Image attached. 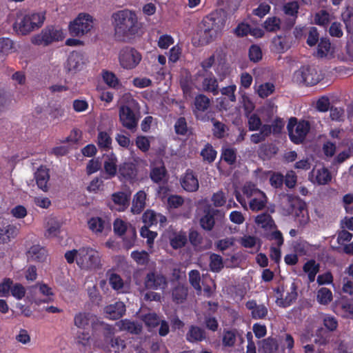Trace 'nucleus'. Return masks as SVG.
I'll return each instance as SVG.
<instances>
[{
    "label": "nucleus",
    "instance_id": "41",
    "mask_svg": "<svg viewBox=\"0 0 353 353\" xmlns=\"http://www.w3.org/2000/svg\"><path fill=\"white\" fill-rule=\"evenodd\" d=\"M317 300L323 305H327L332 300V293L327 288H321L317 292Z\"/></svg>",
    "mask_w": 353,
    "mask_h": 353
},
{
    "label": "nucleus",
    "instance_id": "60",
    "mask_svg": "<svg viewBox=\"0 0 353 353\" xmlns=\"http://www.w3.org/2000/svg\"><path fill=\"white\" fill-rule=\"evenodd\" d=\"M132 258L139 264L144 265L148 261V254L145 251H134L131 254Z\"/></svg>",
    "mask_w": 353,
    "mask_h": 353
},
{
    "label": "nucleus",
    "instance_id": "37",
    "mask_svg": "<svg viewBox=\"0 0 353 353\" xmlns=\"http://www.w3.org/2000/svg\"><path fill=\"white\" fill-rule=\"evenodd\" d=\"M292 210L299 209L301 212L305 208V203L298 196L293 194H285L283 196Z\"/></svg>",
    "mask_w": 353,
    "mask_h": 353
},
{
    "label": "nucleus",
    "instance_id": "44",
    "mask_svg": "<svg viewBox=\"0 0 353 353\" xmlns=\"http://www.w3.org/2000/svg\"><path fill=\"white\" fill-rule=\"evenodd\" d=\"M281 21L276 17L268 18L264 23V28L269 32H276L280 29Z\"/></svg>",
    "mask_w": 353,
    "mask_h": 353
},
{
    "label": "nucleus",
    "instance_id": "15",
    "mask_svg": "<svg viewBox=\"0 0 353 353\" xmlns=\"http://www.w3.org/2000/svg\"><path fill=\"white\" fill-rule=\"evenodd\" d=\"M27 258L28 261L43 263L46 261L48 254L46 249L39 245H34L28 250Z\"/></svg>",
    "mask_w": 353,
    "mask_h": 353
},
{
    "label": "nucleus",
    "instance_id": "30",
    "mask_svg": "<svg viewBox=\"0 0 353 353\" xmlns=\"http://www.w3.org/2000/svg\"><path fill=\"white\" fill-rule=\"evenodd\" d=\"M89 227L94 232H101L105 229L109 230L110 224L101 218L96 217L90 220Z\"/></svg>",
    "mask_w": 353,
    "mask_h": 353
},
{
    "label": "nucleus",
    "instance_id": "64",
    "mask_svg": "<svg viewBox=\"0 0 353 353\" xmlns=\"http://www.w3.org/2000/svg\"><path fill=\"white\" fill-rule=\"evenodd\" d=\"M330 118L332 121H341L343 120L345 111L341 108L331 107Z\"/></svg>",
    "mask_w": 353,
    "mask_h": 353
},
{
    "label": "nucleus",
    "instance_id": "7",
    "mask_svg": "<svg viewBox=\"0 0 353 353\" xmlns=\"http://www.w3.org/2000/svg\"><path fill=\"white\" fill-rule=\"evenodd\" d=\"M137 103L132 101L128 105H123L119 108V120L123 126L130 130L134 131L138 123L139 118L135 113Z\"/></svg>",
    "mask_w": 353,
    "mask_h": 353
},
{
    "label": "nucleus",
    "instance_id": "19",
    "mask_svg": "<svg viewBox=\"0 0 353 353\" xmlns=\"http://www.w3.org/2000/svg\"><path fill=\"white\" fill-rule=\"evenodd\" d=\"M181 185L184 190L188 192H196L199 187V181L193 174L192 171L188 170L181 181Z\"/></svg>",
    "mask_w": 353,
    "mask_h": 353
},
{
    "label": "nucleus",
    "instance_id": "11",
    "mask_svg": "<svg viewBox=\"0 0 353 353\" xmlns=\"http://www.w3.org/2000/svg\"><path fill=\"white\" fill-rule=\"evenodd\" d=\"M224 213L219 210L215 209L211 205H206L203 209V215L199 220L201 227L206 230L211 231L215 224V216L223 217Z\"/></svg>",
    "mask_w": 353,
    "mask_h": 353
},
{
    "label": "nucleus",
    "instance_id": "2",
    "mask_svg": "<svg viewBox=\"0 0 353 353\" xmlns=\"http://www.w3.org/2000/svg\"><path fill=\"white\" fill-rule=\"evenodd\" d=\"M222 26L221 19L216 14H210L203 18L198 26L196 35L201 45L211 42Z\"/></svg>",
    "mask_w": 353,
    "mask_h": 353
},
{
    "label": "nucleus",
    "instance_id": "42",
    "mask_svg": "<svg viewBox=\"0 0 353 353\" xmlns=\"http://www.w3.org/2000/svg\"><path fill=\"white\" fill-rule=\"evenodd\" d=\"M141 320L149 327H155L160 323V319L156 313H148L141 316Z\"/></svg>",
    "mask_w": 353,
    "mask_h": 353
},
{
    "label": "nucleus",
    "instance_id": "25",
    "mask_svg": "<svg viewBox=\"0 0 353 353\" xmlns=\"http://www.w3.org/2000/svg\"><path fill=\"white\" fill-rule=\"evenodd\" d=\"M279 345L276 339L268 338L260 342L259 350L263 353H275Z\"/></svg>",
    "mask_w": 353,
    "mask_h": 353
},
{
    "label": "nucleus",
    "instance_id": "18",
    "mask_svg": "<svg viewBox=\"0 0 353 353\" xmlns=\"http://www.w3.org/2000/svg\"><path fill=\"white\" fill-rule=\"evenodd\" d=\"M117 325L121 330L128 332L132 334H140L143 330V326L141 323L129 319L120 321L117 323Z\"/></svg>",
    "mask_w": 353,
    "mask_h": 353
},
{
    "label": "nucleus",
    "instance_id": "57",
    "mask_svg": "<svg viewBox=\"0 0 353 353\" xmlns=\"http://www.w3.org/2000/svg\"><path fill=\"white\" fill-rule=\"evenodd\" d=\"M223 159L229 164H233L236 161V150L232 148H225L222 152Z\"/></svg>",
    "mask_w": 353,
    "mask_h": 353
},
{
    "label": "nucleus",
    "instance_id": "58",
    "mask_svg": "<svg viewBox=\"0 0 353 353\" xmlns=\"http://www.w3.org/2000/svg\"><path fill=\"white\" fill-rule=\"evenodd\" d=\"M243 193L248 197V198H253L256 197V195L258 194V193H263L262 191L257 189L254 185L251 183L245 184L243 188Z\"/></svg>",
    "mask_w": 353,
    "mask_h": 353
},
{
    "label": "nucleus",
    "instance_id": "47",
    "mask_svg": "<svg viewBox=\"0 0 353 353\" xmlns=\"http://www.w3.org/2000/svg\"><path fill=\"white\" fill-rule=\"evenodd\" d=\"M314 21L316 24L325 26L330 21V14L326 10H321L315 14Z\"/></svg>",
    "mask_w": 353,
    "mask_h": 353
},
{
    "label": "nucleus",
    "instance_id": "52",
    "mask_svg": "<svg viewBox=\"0 0 353 353\" xmlns=\"http://www.w3.org/2000/svg\"><path fill=\"white\" fill-rule=\"evenodd\" d=\"M98 145L101 148H109L112 139L106 132H100L98 134Z\"/></svg>",
    "mask_w": 353,
    "mask_h": 353
},
{
    "label": "nucleus",
    "instance_id": "21",
    "mask_svg": "<svg viewBox=\"0 0 353 353\" xmlns=\"http://www.w3.org/2000/svg\"><path fill=\"white\" fill-rule=\"evenodd\" d=\"M112 200L117 205L119 211H124L130 205V194L124 192H118L112 194Z\"/></svg>",
    "mask_w": 353,
    "mask_h": 353
},
{
    "label": "nucleus",
    "instance_id": "8",
    "mask_svg": "<svg viewBox=\"0 0 353 353\" xmlns=\"http://www.w3.org/2000/svg\"><path fill=\"white\" fill-rule=\"evenodd\" d=\"M63 38V34L60 29L54 26H48L44 28L41 33L34 35L31 41L35 45L46 46L52 42L62 40Z\"/></svg>",
    "mask_w": 353,
    "mask_h": 353
},
{
    "label": "nucleus",
    "instance_id": "24",
    "mask_svg": "<svg viewBox=\"0 0 353 353\" xmlns=\"http://www.w3.org/2000/svg\"><path fill=\"white\" fill-rule=\"evenodd\" d=\"M146 194L143 191L138 192L134 196L131 212L133 214H139L145 205Z\"/></svg>",
    "mask_w": 353,
    "mask_h": 353
},
{
    "label": "nucleus",
    "instance_id": "40",
    "mask_svg": "<svg viewBox=\"0 0 353 353\" xmlns=\"http://www.w3.org/2000/svg\"><path fill=\"white\" fill-rule=\"evenodd\" d=\"M210 268L212 272H220L223 268V258L219 254H212L210 256Z\"/></svg>",
    "mask_w": 353,
    "mask_h": 353
},
{
    "label": "nucleus",
    "instance_id": "53",
    "mask_svg": "<svg viewBox=\"0 0 353 353\" xmlns=\"http://www.w3.org/2000/svg\"><path fill=\"white\" fill-rule=\"evenodd\" d=\"M343 20L345 24L347 32L353 34V11L347 10L342 14Z\"/></svg>",
    "mask_w": 353,
    "mask_h": 353
},
{
    "label": "nucleus",
    "instance_id": "32",
    "mask_svg": "<svg viewBox=\"0 0 353 353\" xmlns=\"http://www.w3.org/2000/svg\"><path fill=\"white\" fill-rule=\"evenodd\" d=\"M119 172L124 178L134 179L137 175L136 165L132 163H124L120 165Z\"/></svg>",
    "mask_w": 353,
    "mask_h": 353
},
{
    "label": "nucleus",
    "instance_id": "12",
    "mask_svg": "<svg viewBox=\"0 0 353 353\" xmlns=\"http://www.w3.org/2000/svg\"><path fill=\"white\" fill-rule=\"evenodd\" d=\"M34 294V301L36 304L39 305L41 303L51 302L54 295L53 291L51 288L44 283H37L32 286Z\"/></svg>",
    "mask_w": 353,
    "mask_h": 353
},
{
    "label": "nucleus",
    "instance_id": "39",
    "mask_svg": "<svg viewBox=\"0 0 353 353\" xmlns=\"http://www.w3.org/2000/svg\"><path fill=\"white\" fill-rule=\"evenodd\" d=\"M330 42L328 39L322 38L318 45L316 56L319 58L325 57L327 55L330 50Z\"/></svg>",
    "mask_w": 353,
    "mask_h": 353
},
{
    "label": "nucleus",
    "instance_id": "45",
    "mask_svg": "<svg viewBox=\"0 0 353 353\" xmlns=\"http://www.w3.org/2000/svg\"><path fill=\"white\" fill-rule=\"evenodd\" d=\"M143 221L145 225L151 226L158 223V215L153 210H146L142 216Z\"/></svg>",
    "mask_w": 353,
    "mask_h": 353
},
{
    "label": "nucleus",
    "instance_id": "56",
    "mask_svg": "<svg viewBox=\"0 0 353 353\" xmlns=\"http://www.w3.org/2000/svg\"><path fill=\"white\" fill-rule=\"evenodd\" d=\"M165 172L166 170L163 166L154 168L150 173V177L152 181L156 183H159L163 180L165 175Z\"/></svg>",
    "mask_w": 353,
    "mask_h": 353
},
{
    "label": "nucleus",
    "instance_id": "13",
    "mask_svg": "<svg viewBox=\"0 0 353 353\" xmlns=\"http://www.w3.org/2000/svg\"><path fill=\"white\" fill-rule=\"evenodd\" d=\"M212 105V99L204 94L195 96L192 103V112L198 117L199 114L208 111Z\"/></svg>",
    "mask_w": 353,
    "mask_h": 353
},
{
    "label": "nucleus",
    "instance_id": "43",
    "mask_svg": "<svg viewBox=\"0 0 353 353\" xmlns=\"http://www.w3.org/2000/svg\"><path fill=\"white\" fill-rule=\"evenodd\" d=\"M212 122L213 123V134L214 135L219 138H223L225 136V133L228 130L227 126L222 122L216 121L215 119H212Z\"/></svg>",
    "mask_w": 353,
    "mask_h": 353
},
{
    "label": "nucleus",
    "instance_id": "31",
    "mask_svg": "<svg viewBox=\"0 0 353 353\" xmlns=\"http://www.w3.org/2000/svg\"><path fill=\"white\" fill-rule=\"evenodd\" d=\"M117 159L113 154L107 156L104 161V170L110 176H114L117 174Z\"/></svg>",
    "mask_w": 353,
    "mask_h": 353
},
{
    "label": "nucleus",
    "instance_id": "49",
    "mask_svg": "<svg viewBox=\"0 0 353 353\" xmlns=\"http://www.w3.org/2000/svg\"><path fill=\"white\" fill-rule=\"evenodd\" d=\"M26 15L29 17V21H30V23H32L33 30L35 28L41 27L45 20V17L43 14L33 13Z\"/></svg>",
    "mask_w": 353,
    "mask_h": 353
},
{
    "label": "nucleus",
    "instance_id": "46",
    "mask_svg": "<svg viewBox=\"0 0 353 353\" xmlns=\"http://www.w3.org/2000/svg\"><path fill=\"white\" fill-rule=\"evenodd\" d=\"M189 281L192 286L198 292H201V286L200 285L201 276L198 270H191L189 272Z\"/></svg>",
    "mask_w": 353,
    "mask_h": 353
},
{
    "label": "nucleus",
    "instance_id": "1",
    "mask_svg": "<svg viewBox=\"0 0 353 353\" xmlns=\"http://www.w3.org/2000/svg\"><path fill=\"white\" fill-rule=\"evenodd\" d=\"M112 21L114 36L118 41L130 42L139 30L137 14L128 9L114 12Z\"/></svg>",
    "mask_w": 353,
    "mask_h": 353
},
{
    "label": "nucleus",
    "instance_id": "4",
    "mask_svg": "<svg viewBox=\"0 0 353 353\" xmlns=\"http://www.w3.org/2000/svg\"><path fill=\"white\" fill-rule=\"evenodd\" d=\"M94 27V18L88 13H80L69 25L70 34L81 37L88 34Z\"/></svg>",
    "mask_w": 353,
    "mask_h": 353
},
{
    "label": "nucleus",
    "instance_id": "23",
    "mask_svg": "<svg viewBox=\"0 0 353 353\" xmlns=\"http://www.w3.org/2000/svg\"><path fill=\"white\" fill-rule=\"evenodd\" d=\"M246 307L251 310L254 319H263L268 314V308L263 305H257L256 301H250L245 304Z\"/></svg>",
    "mask_w": 353,
    "mask_h": 353
},
{
    "label": "nucleus",
    "instance_id": "14",
    "mask_svg": "<svg viewBox=\"0 0 353 353\" xmlns=\"http://www.w3.org/2000/svg\"><path fill=\"white\" fill-rule=\"evenodd\" d=\"M83 56L77 52H72L68 57L65 68L69 72H76L80 70L84 65Z\"/></svg>",
    "mask_w": 353,
    "mask_h": 353
},
{
    "label": "nucleus",
    "instance_id": "22",
    "mask_svg": "<svg viewBox=\"0 0 353 353\" xmlns=\"http://www.w3.org/2000/svg\"><path fill=\"white\" fill-rule=\"evenodd\" d=\"M205 339V331L199 326L191 325L186 334V339L190 343L200 342Z\"/></svg>",
    "mask_w": 353,
    "mask_h": 353
},
{
    "label": "nucleus",
    "instance_id": "26",
    "mask_svg": "<svg viewBox=\"0 0 353 353\" xmlns=\"http://www.w3.org/2000/svg\"><path fill=\"white\" fill-rule=\"evenodd\" d=\"M267 201L268 199L264 192L258 193L256 197L251 199L249 206L252 211H259L265 207Z\"/></svg>",
    "mask_w": 353,
    "mask_h": 353
},
{
    "label": "nucleus",
    "instance_id": "17",
    "mask_svg": "<svg viewBox=\"0 0 353 353\" xmlns=\"http://www.w3.org/2000/svg\"><path fill=\"white\" fill-rule=\"evenodd\" d=\"M30 22L29 17L26 14H18L14 28L18 33L23 35L27 34L33 30L32 23Z\"/></svg>",
    "mask_w": 353,
    "mask_h": 353
},
{
    "label": "nucleus",
    "instance_id": "63",
    "mask_svg": "<svg viewBox=\"0 0 353 353\" xmlns=\"http://www.w3.org/2000/svg\"><path fill=\"white\" fill-rule=\"evenodd\" d=\"M136 145L142 152H145L149 150L150 143L146 137L138 136L136 139Z\"/></svg>",
    "mask_w": 353,
    "mask_h": 353
},
{
    "label": "nucleus",
    "instance_id": "61",
    "mask_svg": "<svg viewBox=\"0 0 353 353\" xmlns=\"http://www.w3.org/2000/svg\"><path fill=\"white\" fill-rule=\"evenodd\" d=\"M299 4L296 1H292L287 3L283 6V11L285 14L293 17H296L298 12Z\"/></svg>",
    "mask_w": 353,
    "mask_h": 353
},
{
    "label": "nucleus",
    "instance_id": "27",
    "mask_svg": "<svg viewBox=\"0 0 353 353\" xmlns=\"http://www.w3.org/2000/svg\"><path fill=\"white\" fill-rule=\"evenodd\" d=\"M203 91L212 92L213 95L219 94V83L217 79L214 77H207L202 82Z\"/></svg>",
    "mask_w": 353,
    "mask_h": 353
},
{
    "label": "nucleus",
    "instance_id": "33",
    "mask_svg": "<svg viewBox=\"0 0 353 353\" xmlns=\"http://www.w3.org/2000/svg\"><path fill=\"white\" fill-rule=\"evenodd\" d=\"M255 222L257 225H261V228L266 230L275 228L276 227L272 216L267 213L258 215L255 219Z\"/></svg>",
    "mask_w": 353,
    "mask_h": 353
},
{
    "label": "nucleus",
    "instance_id": "51",
    "mask_svg": "<svg viewBox=\"0 0 353 353\" xmlns=\"http://www.w3.org/2000/svg\"><path fill=\"white\" fill-rule=\"evenodd\" d=\"M316 179L319 184L324 185L330 181L332 177L327 169L322 168L318 170Z\"/></svg>",
    "mask_w": 353,
    "mask_h": 353
},
{
    "label": "nucleus",
    "instance_id": "3",
    "mask_svg": "<svg viewBox=\"0 0 353 353\" xmlns=\"http://www.w3.org/2000/svg\"><path fill=\"white\" fill-rule=\"evenodd\" d=\"M77 264L81 270H98L102 266L99 252L90 247L78 249Z\"/></svg>",
    "mask_w": 353,
    "mask_h": 353
},
{
    "label": "nucleus",
    "instance_id": "59",
    "mask_svg": "<svg viewBox=\"0 0 353 353\" xmlns=\"http://www.w3.org/2000/svg\"><path fill=\"white\" fill-rule=\"evenodd\" d=\"M201 155L203 157L204 160L210 163L215 159L216 152L211 145H207L203 150H202Z\"/></svg>",
    "mask_w": 353,
    "mask_h": 353
},
{
    "label": "nucleus",
    "instance_id": "38",
    "mask_svg": "<svg viewBox=\"0 0 353 353\" xmlns=\"http://www.w3.org/2000/svg\"><path fill=\"white\" fill-rule=\"evenodd\" d=\"M292 210L299 209L301 212L305 208V203L298 196L293 194H285L283 196Z\"/></svg>",
    "mask_w": 353,
    "mask_h": 353
},
{
    "label": "nucleus",
    "instance_id": "10",
    "mask_svg": "<svg viewBox=\"0 0 353 353\" xmlns=\"http://www.w3.org/2000/svg\"><path fill=\"white\" fill-rule=\"evenodd\" d=\"M144 285L147 290H164L168 285L166 277L157 271L147 273L144 279Z\"/></svg>",
    "mask_w": 353,
    "mask_h": 353
},
{
    "label": "nucleus",
    "instance_id": "28",
    "mask_svg": "<svg viewBox=\"0 0 353 353\" xmlns=\"http://www.w3.org/2000/svg\"><path fill=\"white\" fill-rule=\"evenodd\" d=\"M272 133V127L270 125H263L259 132L251 135L250 140L254 143H259L264 141L265 139Z\"/></svg>",
    "mask_w": 353,
    "mask_h": 353
},
{
    "label": "nucleus",
    "instance_id": "29",
    "mask_svg": "<svg viewBox=\"0 0 353 353\" xmlns=\"http://www.w3.org/2000/svg\"><path fill=\"white\" fill-rule=\"evenodd\" d=\"M170 243L172 248H181L187 243V236L184 232H174L169 236Z\"/></svg>",
    "mask_w": 353,
    "mask_h": 353
},
{
    "label": "nucleus",
    "instance_id": "36",
    "mask_svg": "<svg viewBox=\"0 0 353 353\" xmlns=\"http://www.w3.org/2000/svg\"><path fill=\"white\" fill-rule=\"evenodd\" d=\"M16 235V229L11 225L0 227V244L5 243L10 241Z\"/></svg>",
    "mask_w": 353,
    "mask_h": 353
},
{
    "label": "nucleus",
    "instance_id": "48",
    "mask_svg": "<svg viewBox=\"0 0 353 353\" xmlns=\"http://www.w3.org/2000/svg\"><path fill=\"white\" fill-rule=\"evenodd\" d=\"M211 201L214 207H222L226 203L227 197L222 190H219L212 194Z\"/></svg>",
    "mask_w": 353,
    "mask_h": 353
},
{
    "label": "nucleus",
    "instance_id": "55",
    "mask_svg": "<svg viewBox=\"0 0 353 353\" xmlns=\"http://www.w3.org/2000/svg\"><path fill=\"white\" fill-rule=\"evenodd\" d=\"M109 283L111 287L115 290H119L123 287V281L121 276L115 273H112L109 277Z\"/></svg>",
    "mask_w": 353,
    "mask_h": 353
},
{
    "label": "nucleus",
    "instance_id": "35",
    "mask_svg": "<svg viewBox=\"0 0 353 353\" xmlns=\"http://www.w3.org/2000/svg\"><path fill=\"white\" fill-rule=\"evenodd\" d=\"M188 289L183 285H178L172 292V299L176 303H183L187 297Z\"/></svg>",
    "mask_w": 353,
    "mask_h": 353
},
{
    "label": "nucleus",
    "instance_id": "54",
    "mask_svg": "<svg viewBox=\"0 0 353 353\" xmlns=\"http://www.w3.org/2000/svg\"><path fill=\"white\" fill-rule=\"evenodd\" d=\"M90 316L89 313H79L74 317L75 325L78 327H85L88 324Z\"/></svg>",
    "mask_w": 353,
    "mask_h": 353
},
{
    "label": "nucleus",
    "instance_id": "6",
    "mask_svg": "<svg viewBox=\"0 0 353 353\" xmlns=\"http://www.w3.org/2000/svg\"><path fill=\"white\" fill-rule=\"evenodd\" d=\"M288 130L290 139L294 143H301L308 133L310 125L307 121L297 122L296 118H291L288 124Z\"/></svg>",
    "mask_w": 353,
    "mask_h": 353
},
{
    "label": "nucleus",
    "instance_id": "50",
    "mask_svg": "<svg viewBox=\"0 0 353 353\" xmlns=\"http://www.w3.org/2000/svg\"><path fill=\"white\" fill-rule=\"evenodd\" d=\"M274 90V85L270 83H265L259 86L257 92L261 98H265L271 94Z\"/></svg>",
    "mask_w": 353,
    "mask_h": 353
},
{
    "label": "nucleus",
    "instance_id": "62",
    "mask_svg": "<svg viewBox=\"0 0 353 353\" xmlns=\"http://www.w3.org/2000/svg\"><path fill=\"white\" fill-rule=\"evenodd\" d=\"M262 123L261 119L255 114L250 115L248 118V127L251 131L257 130L261 129Z\"/></svg>",
    "mask_w": 353,
    "mask_h": 353
},
{
    "label": "nucleus",
    "instance_id": "20",
    "mask_svg": "<svg viewBox=\"0 0 353 353\" xmlns=\"http://www.w3.org/2000/svg\"><path fill=\"white\" fill-rule=\"evenodd\" d=\"M34 178L39 188L43 192H47L49 189L48 181L50 179V174L48 169L40 167L34 173Z\"/></svg>",
    "mask_w": 353,
    "mask_h": 353
},
{
    "label": "nucleus",
    "instance_id": "16",
    "mask_svg": "<svg viewBox=\"0 0 353 353\" xmlns=\"http://www.w3.org/2000/svg\"><path fill=\"white\" fill-rule=\"evenodd\" d=\"M104 312L107 317L117 320L122 317L125 312V305L121 301H117L104 307Z\"/></svg>",
    "mask_w": 353,
    "mask_h": 353
},
{
    "label": "nucleus",
    "instance_id": "5",
    "mask_svg": "<svg viewBox=\"0 0 353 353\" xmlns=\"http://www.w3.org/2000/svg\"><path fill=\"white\" fill-rule=\"evenodd\" d=\"M322 75L314 67L303 65L294 74V81L297 83H303L306 85H314L321 79Z\"/></svg>",
    "mask_w": 353,
    "mask_h": 353
},
{
    "label": "nucleus",
    "instance_id": "9",
    "mask_svg": "<svg viewBox=\"0 0 353 353\" xmlns=\"http://www.w3.org/2000/svg\"><path fill=\"white\" fill-rule=\"evenodd\" d=\"M141 59V54L134 48H125L119 54V61L121 66L126 69L135 68Z\"/></svg>",
    "mask_w": 353,
    "mask_h": 353
},
{
    "label": "nucleus",
    "instance_id": "34",
    "mask_svg": "<svg viewBox=\"0 0 353 353\" xmlns=\"http://www.w3.org/2000/svg\"><path fill=\"white\" fill-rule=\"evenodd\" d=\"M297 293L296 292V287L294 284H292L291 291L288 292V294L285 297L278 298L276 301V303L278 305L283 307H286L291 305V303L296 299Z\"/></svg>",
    "mask_w": 353,
    "mask_h": 353
}]
</instances>
